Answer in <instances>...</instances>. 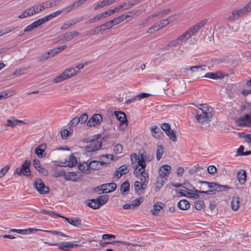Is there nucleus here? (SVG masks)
Wrapping results in <instances>:
<instances>
[{
  "instance_id": "obj_1",
  "label": "nucleus",
  "mask_w": 251,
  "mask_h": 251,
  "mask_svg": "<svg viewBox=\"0 0 251 251\" xmlns=\"http://www.w3.org/2000/svg\"><path fill=\"white\" fill-rule=\"evenodd\" d=\"M207 21V19H203L197 22L195 25L180 35L177 39L172 41L165 46L164 48L168 50L171 47L181 45L183 42L189 39L193 35L196 34L206 24Z\"/></svg>"
},
{
  "instance_id": "obj_2",
  "label": "nucleus",
  "mask_w": 251,
  "mask_h": 251,
  "mask_svg": "<svg viewBox=\"0 0 251 251\" xmlns=\"http://www.w3.org/2000/svg\"><path fill=\"white\" fill-rule=\"evenodd\" d=\"M199 109L195 118L201 127L209 126L212 119V108L207 104H200Z\"/></svg>"
},
{
  "instance_id": "obj_3",
  "label": "nucleus",
  "mask_w": 251,
  "mask_h": 251,
  "mask_svg": "<svg viewBox=\"0 0 251 251\" xmlns=\"http://www.w3.org/2000/svg\"><path fill=\"white\" fill-rule=\"evenodd\" d=\"M138 153V156L136 153L130 155L131 163L134 168L133 174L136 176H139L141 172L145 170L146 166V161L147 160V156L144 150H140Z\"/></svg>"
},
{
  "instance_id": "obj_4",
  "label": "nucleus",
  "mask_w": 251,
  "mask_h": 251,
  "mask_svg": "<svg viewBox=\"0 0 251 251\" xmlns=\"http://www.w3.org/2000/svg\"><path fill=\"white\" fill-rule=\"evenodd\" d=\"M140 176L141 181H136L134 182V189L135 192L138 194L141 195L144 193L145 190L147 188V183L148 182L149 175L147 172L143 170L141 172Z\"/></svg>"
},
{
  "instance_id": "obj_5",
  "label": "nucleus",
  "mask_w": 251,
  "mask_h": 251,
  "mask_svg": "<svg viewBox=\"0 0 251 251\" xmlns=\"http://www.w3.org/2000/svg\"><path fill=\"white\" fill-rule=\"evenodd\" d=\"M78 73V71H76L74 68L71 67L65 70L62 73L55 77L53 82L55 83H58L70 78Z\"/></svg>"
},
{
  "instance_id": "obj_6",
  "label": "nucleus",
  "mask_w": 251,
  "mask_h": 251,
  "mask_svg": "<svg viewBox=\"0 0 251 251\" xmlns=\"http://www.w3.org/2000/svg\"><path fill=\"white\" fill-rule=\"evenodd\" d=\"M66 48V45H62L45 52L39 56V60L42 62L46 61L60 53Z\"/></svg>"
},
{
  "instance_id": "obj_7",
  "label": "nucleus",
  "mask_w": 251,
  "mask_h": 251,
  "mask_svg": "<svg viewBox=\"0 0 251 251\" xmlns=\"http://www.w3.org/2000/svg\"><path fill=\"white\" fill-rule=\"evenodd\" d=\"M251 11V0L244 7L240 9L233 10L229 16L231 19H238Z\"/></svg>"
},
{
  "instance_id": "obj_8",
  "label": "nucleus",
  "mask_w": 251,
  "mask_h": 251,
  "mask_svg": "<svg viewBox=\"0 0 251 251\" xmlns=\"http://www.w3.org/2000/svg\"><path fill=\"white\" fill-rule=\"evenodd\" d=\"M116 188V184L115 183H109L98 186L95 189V191L99 193H100V191L102 193H108L115 191Z\"/></svg>"
},
{
  "instance_id": "obj_9",
  "label": "nucleus",
  "mask_w": 251,
  "mask_h": 251,
  "mask_svg": "<svg viewBox=\"0 0 251 251\" xmlns=\"http://www.w3.org/2000/svg\"><path fill=\"white\" fill-rule=\"evenodd\" d=\"M30 162L28 160H25L21 168H17L15 173L19 176L22 175L29 176L30 174Z\"/></svg>"
},
{
  "instance_id": "obj_10",
  "label": "nucleus",
  "mask_w": 251,
  "mask_h": 251,
  "mask_svg": "<svg viewBox=\"0 0 251 251\" xmlns=\"http://www.w3.org/2000/svg\"><path fill=\"white\" fill-rule=\"evenodd\" d=\"M115 115L120 122V129L122 130H125L127 126V120L126 115L121 111H116Z\"/></svg>"
},
{
  "instance_id": "obj_11",
  "label": "nucleus",
  "mask_w": 251,
  "mask_h": 251,
  "mask_svg": "<svg viewBox=\"0 0 251 251\" xmlns=\"http://www.w3.org/2000/svg\"><path fill=\"white\" fill-rule=\"evenodd\" d=\"M34 186L41 194H45L49 192V188L45 186L44 182L40 178L35 180Z\"/></svg>"
},
{
  "instance_id": "obj_12",
  "label": "nucleus",
  "mask_w": 251,
  "mask_h": 251,
  "mask_svg": "<svg viewBox=\"0 0 251 251\" xmlns=\"http://www.w3.org/2000/svg\"><path fill=\"white\" fill-rule=\"evenodd\" d=\"M102 120V116L99 114H94L88 121L87 126L88 127L96 126L100 125Z\"/></svg>"
},
{
  "instance_id": "obj_13",
  "label": "nucleus",
  "mask_w": 251,
  "mask_h": 251,
  "mask_svg": "<svg viewBox=\"0 0 251 251\" xmlns=\"http://www.w3.org/2000/svg\"><path fill=\"white\" fill-rule=\"evenodd\" d=\"M237 123L239 126L251 127V113L241 117Z\"/></svg>"
},
{
  "instance_id": "obj_14",
  "label": "nucleus",
  "mask_w": 251,
  "mask_h": 251,
  "mask_svg": "<svg viewBox=\"0 0 251 251\" xmlns=\"http://www.w3.org/2000/svg\"><path fill=\"white\" fill-rule=\"evenodd\" d=\"M44 243L51 246H58V248L60 250L64 251H70V249H71L70 242H62L61 244H59L57 242L50 243L45 241Z\"/></svg>"
},
{
  "instance_id": "obj_15",
  "label": "nucleus",
  "mask_w": 251,
  "mask_h": 251,
  "mask_svg": "<svg viewBox=\"0 0 251 251\" xmlns=\"http://www.w3.org/2000/svg\"><path fill=\"white\" fill-rule=\"evenodd\" d=\"M101 147V142L99 141H93L86 146L88 152H92L100 150Z\"/></svg>"
},
{
  "instance_id": "obj_16",
  "label": "nucleus",
  "mask_w": 251,
  "mask_h": 251,
  "mask_svg": "<svg viewBox=\"0 0 251 251\" xmlns=\"http://www.w3.org/2000/svg\"><path fill=\"white\" fill-rule=\"evenodd\" d=\"M80 178V173L78 172H68L64 175V179L66 180L76 181Z\"/></svg>"
},
{
  "instance_id": "obj_17",
  "label": "nucleus",
  "mask_w": 251,
  "mask_h": 251,
  "mask_svg": "<svg viewBox=\"0 0 251 251\" xmlns=\"http://www.w3.org/2000/svg\"><path fill=\"white\" fill-rule=\"evenodd\" d=\"M171 167L170 166L165 164L161 166L159 169V175L163 176L167 178L169 174L171 172Z\"/></svg>"
},
{
  "instance_id": "obj_18",
  "label": "nucleus",
  "mask_w": 251,
  "mask_h": 251,
  "mask_svg": "<svg viewBox=\"0 0 251 251\" xmlns=\"http://www.w3.org/2000/svg\"><path fill=\"white\" fill-rule=\"evenodd\" d=\"M167 179V178L163 176L158 175L156 178V181L155 183V187L154 189L156 192L158 191L162 187Z\"/></svg>"
},
{
  "instance_id": "obj_19",
  "label": "nucleus",
  "mask_w": 251,
  "mask_h": 251,
  "mask_svg": "<svg viewBox=\"0 0 251 251\" xmlns=\"http://www.w3.org/2000/svg\"><path fill=\"white\" fill-rule=\"evenodd\" d=\"M225 73L222 72H216L215 73L210 72L206 73L204 76L208 78L217 79L218 78H223Z\"/></svg>"
},
{
  "instance_id": "obj_20",
  "label": "nucleus",
  "mask_w": 251,
  "mask_h": 251,
  "mask_svg": "<svg viewBox=\"0 0 251 251\" xmlns=\"http://www.w3.org/2000/svg\"><path fill=\"white\" fill-rule=\"evenodd\" d=\"M35 14V8L34 7H31L27 9L24 11L20 15L18 16V18L21 19L25 18Z\"/></svg>"
},
{
  "instance_id": "obj_21",
  "label": "nucleus",
  "mask_w": 251,
  "mask_h": 251,
  "mask_svg": "<svg viewBox=\"0 0 251 251\" xmlns=\"http://www.w3.org/2000/svg\"><path fill=\"white\" fill-rule=\"evenodd\" d=\"M79 35V32L76 31H73L70 32H67L62 35V40L65 41H69L73 38Z\"/></svg>"
},
{
  "instance_id": "obj_22",
  "label": "nucleus",
  "mask_w": 251,
  "mask_h": 251,
  "mask_svg": "<svg viewBox=\"0 0 251 251\" xmlns=\"http://www.w3.org/2000/svg\"><path fill=\"white\" fill-rule=\"evenodd\" d=\"M152 136L156 139H160L163 137V133L156 126H154L151 128Z\"/></svg>"
},
{
  "instance_id": "obj_23",
  "label": "nucleus",
  "mask_w": 251,
  "mask_h": 251,
  "mask_svg": "<svg viewBox=\"0 0 251 251\" xmlns=\"http://www.w3.org/2000/svg\"><path fill=\"white\" fill-rule=\"evenodd\" d=\"M61 13V11L59 10L58 11H56L53 13H52L48 15L47 16H45L44 17H43L41 19H39V20L40 22L41 23L42 25L46 23L50 20L52 18L56 17L57 15H59Z\"/></svg>"
},
{
  "instance_id": "obj_24",
  "label": "nucleus",
  "mask_w": 251,
  "mask_h": 251,
  "mask_svg": "<svg viewBox=\"0 0 251 251\" xmlns=\"http://www.w3.org/2000/svg\"><path fill=\"white\" fill-rule=\"evenodd\" d=\"M61 13V11L59 10L58 11H56L53 13H52L48 15L47 16H45L44 17H43L41 19H39V20L40 22L41 23L42 25L46 23L50 20L52 18L56 17L57 15H59Z\"/></svg>"
},
{
  "instance_id": "obj_25",
  "label": "nucleus",
  "mask_w": 251,
  "mask_h": 251,
  "mask_svg": "<svg viewBox=\"0 0 251 251\" xmlns=\"http://www.w3.org/2000/svg\"><path fill=\"white\" fill-rule=\"evenodd\" d=\"M78 168L79 171L83 173L88 174L90 173L89 164L87 162L83 161L82 162L79 163Z\"/></svg>"
},
{
  "instance_id": "obj_26",
  "label": "nucleus",
  "mask_w": 251,
  "mask_h": 251,
  "mask_svg": "<svg viewBox=\"0 0 251 251\" xmlns=\"http://www.w3.org/2000/svg\"><path fill=\"white\" fill-rule=\"evenodd\" d=\"M46 148L47 145L46 144H42L35 148V153L39 157H43L45 156L44 153Z\"/></svg>"
},
{
  "instance_id": "obj_27",
  "label": "nucleus",
  "mask_w": 251,
  "mask_h": 251,
  "mask_svg": "<svg viewBox=\"0 0 251 251\" xmlns=\"http://www.w3.org/2000/svg\"><path fill=\"white\" fill-rule=\"evenodd\" d=\"M164 204L162 202H157L154 204L153 209L151 212L153 216H158L159 214L157 211H160L164 206Z\"/></svg>"
},
{
  "instance_id": "obj_28",
  "label": "nucleus",
  "mask_w": 251,
  "mask_h": 251,
  "mask_svg": "<svg viewBox=\"0 0 251 251\" xmlns=\"http://www.w3.org/2000/svg\"><path fill=\"white\" fill-rule=\"evenodd\" d=\"M114 157V156L112 154L101 155L99 157V161L102 166L104 164L109 163L110 160H113Z\"/></svg>"
},
{
  "instance_id": "obj_29",
  "label": "nucleus",
  "mask_w": 251,
  "mask_h": 251,
  "mask_svg": "<svg viewBox=\"0 0 251 251\" xmlns=\"http://www.w3.org/2000/svg\"><path fill=\"white\" fill-rule=\"evenodd\" d=\"M206 66H195L190 68V70L192 72H198L200 75H203V73L206 71Z\"/></svg>"
},
{
  "instance_id": "obj_30",
  "label": "nucleus",
  "mask_w": 251,
  "mask_h": 251,
  "mask_svg": "<svg viewBox=\"0 0 251 251\" xmlns=\"http://www.w3.org/2000/svg\"><path fill=\"white\" fill-rule=\"evenodd\" d=\"M240 207V198L238 196H234L231 201V207L234 211H237Z\"/></svg>"
},
{
  "instance_id": "obj_31",
  "label": "nucleus",
  "mask_w": 251,
  "mask_h": 251,
  "mask_svg": "<svg viewBox=\"0 0 251 251\" xmlns=\"http://www.w3.org/2000/svg\"><path fill=\"white\" fill-rule=\"evenodd\" d=\"M76 157L74 155L71 154L68 157V158L66 159L65 163V164L63 165V166L72 167L74 166L76 164Z\"/></svg>"
},
{
  "instance_id": "obj_32",
  "label": "nucleus",
  "mask_w": 251,
  "mask_h": 251,
  "mask_svg": "<svg viewBox=\"0 0 251 251\" xmlns=\"http://www.w3.org/2000/svg\"><path fill=\"white\" fill-rule=\"evenodd\" d=\"M62 218H64L68 223L76 227H79L81 225V222L79 218H69L61 216Z\"/></svg>"
},
{
  "instance_id": "obj_33",
  "label": "nucleus",
  "mask_w": 251,
  "mask_h": 251,
  "mask_svg": "<svg viewBox=\"0 0 251 251\" xmlns=\"http://www.w3.org/2000/svg\"><path fill=\"white\" fill-rule=\"evenodd\" d=\"M42 25L39 19L34 22L30 25L27 26L24 29V32H28Z\"/></svg>"
},
{
  "instance_id": "obj_34",
  "label": "nucleus",
  "mask_w": 251,
  "mask_h": 251,
  "mask_svg": "<svg viewBox=\"0 0 251 251\" xmlns=\"http://www.w3.org/2000/svg\"><path fill=\"white\" fill-rule=\"evenodd\" d=\"M246 172L245 170L239 171L237 175V179L241 184H243L246 180Z\"/></svg>"
},
{
  "instance_id": "obj_35",
  "label": "nucleus",
  "mask_w": 251,
  "mask_h": 251,
  "mask_svg": "<svg viewBox=\"0 0 251 251\" xmlns=\"http://www.w3.org/2000/svg\"><path fill=\"white\" fill-rule=\"evenodd\" d=\"M13 120L10 119L7 120L6 124L5 125V126L11 127H14L19 124L24 123V122L23 121L15 119L14 118H13Z\"/></svg>"
},
{
  "instance_id": "obj_36",
  "label": "nucleus",
  "mask_w": 251,
  "mask_h": 251,
  "mask_svg": "<svg viewBox=\"0 0 251 251\" xmlns=\"http://www.w3.org/2000/svg\"><path fill=\"white\" fill-rule=\"evenodd\" d=\"M178 207L181 210H187L190 207L189 202L186 200H181L177 203Z\"/></svg>"
},
{
  "instance_id": "obj_37",
  "label": "nucleus",
  "mask_w": 251,
  "mask_h": 251,
  "mask_svg": "<svg viewBox=\"0 0 251 251\" xmlns=\"http://www.w3.org/2000/svg\"><path fill=\"white\" fill-rule=\"evenodd\" d=\"M90 170H99L102 167L100 161L93 160L89 163Z\"/></svg>"
},
{
  "instance_id": "obj_38",
  "label": "nucleus",
  "mask_w": 251,
  "mask_h": 251,
  "mask_svg": "<svg viewBox=\"0 0 251 251\" xmlns=\"http://www.w3.org/2000/svg\"><path fill=\"white\" fill-rule=\"evenodd\" d=\"M102 18H104L103 14L102 13L98 14L93 18L89 19L86 22V24H91L97 22L98 21L101 20Z\"/></svg>"
},
{
  "instance_id": "obj_39",
  "label": "nucleus",
  "mask_w": 251,
  "mask_h": 251,
  "mask_svg": "<svg viewBox=\"0 0 251 251\" xmlns=\"http://www.w3.org/2000/svg\"><path fill=\"white\" fill-rule=\"evenodd\" d=\"M229 189H230V188L226 185H221L216 183L214 184V191H226Z\"/></svg>"
},
{
  "instance_id": "obj_40",
  "label": "nucleus",
  "mask_w": 251,
  "mask_h": 251,
  "mask_svg": "<svg viewBox=\"0 0 251 251\" xmlns=\"http://www.w3.org/2000/svg\"><path fill=\"white\" fill-rule=\"evenodd\" d=\"M161 29V27L159 25L158 23H156L148 29L147 33L149 34H152L157 31H159Z\"/></svg>"
},
{
  "instance_id": "obj_41",
  "label": "nucleus",
  "mask_w": 251,
  "mask_h": 251,
  "mask_svg": "<svg viewBox=\"0 0 251 251\" xmlns=\"http://www.w3.org/2000/svg\"><path fill=\"white\" fill-rule=\"evenodd\" d=\"M76 9V7L74 3V2L72 3L69 5H68L66 6L65 7L63 8L61 10V12L64 13V14H66L70 12L71 11Z\"/></svg>"
},
{
  "instance_id": "obj_42",
  "label": "nucleus",
  "mask_w": 251,
  "mask_h": 251,
  "mask_svg": "<svg viewBox=\"0 0 251 251\" xmlns=\"http://www.w3.org/2000/svg\"><path fill=\"white\" fill-rule=\"evenodd\" d=\"M99 203L100 206L104 204L109 200V196L107 195H101L98 197L97 198Z\"/></svg>"
},
{
  "instance_id": "obj_43",
  "label": "nucleus",
  "mask_w": 251,
  "mask_h": 251,
  "mask_svg": "<svg viewBox=\"0 0 251 251\" xmlns=\"http://www.w3.org/2000/svg\"><path fill=\"white\" fill-rule=\"evenodd\" d=\"M164 152V149L162 146H157L156 151V157L158 161L161 158Z\"/></svg>"
},
{
  "instance_id": "obj_44",
  "label": "nucleus",
  "mask_w": 251,
  "mask_h": 251,
  "mask_svg": "<svg viewBox=\"0 0 251 251\" xmlns=\"http://www.w3.org/2000/svg\"><path fill=\"white\" fill-rule=\"evenodd\" d=\"M33 165L34 168L40 172L44 173L45 171V169L43 168L40 164V162L37 159H34Z\"/></svg>"
},
{
  "instance_id": "obj_45",
  "label": "nucleus",
  "mask_w": 251,
  "mask_h": 251,
  "mask_svg": "<svg viewBox=\"0 0 251 251\" xmlns=\"http://www.w3.org/2000/svg\"><path fill=\"white\" fill-rule=\"evenodd\" d=\"M129 183L127 181L121 184L120 188L121 193L123 194L124 193L128 191L129 189Z\"/></svg>"
},
{
  "instance_id": "obj_46",
  "label": "nucleus",
  "mask_w": 251,
  "mask_h": 251,
  "mask_svg": "<svg viewBox=\"0 0 251 251\" xmlns=\"http://www.w3.org/2000/svg\"><path fill=\"white\" fill-rule=\"evenodd\" d=\"M88 206L94 209H97L100 207V204L98 202L97 199H93L88 203Z\"/></svg>"
},
{
  "instance_id": "obj_47",
  "label": "nucleus",
  "mask_w": 251,
  "mask_h": 251,
  "mask_svg": "<svg viewBox=\"0 0 251 251\" xmlns=\"http://www.w3.org/2000/svg\"><path fill=\"white\" fill-rule=\"evenodd\" d=\"M118 171L120 172L119 177L122 175L127 174L129 172V170L126 165H122L118 168Z\"/></svg>"
},
{
  "instance_id": "obj_48",
  "label": "nucleus",
  "mask_w": 251,
  "mask_h": 251,
  "mask_svg": "<svg viewBox=\"0 0 251 251\" xmlns=\"http://www.w3.org/2000/svg\"><path fill=\"white\" fill-rule=\"evenodd\" d=\"M102 32L105 31L106 30L112 27L109 21H108L100 25H99Z\"/></svg>"
},
{
  "instance_id": "obj_49",
  "label": "nucleus",
  "mask_w": 251,
  "mask_h": 251,
  "mask_svg": "<svg viewBox=\"0 0 251 251\" xmlns=\"http://www.w3.org/2000/svg\"><path fill=\"white\" fill-rule=\"evenodd\" d=\"M142 201L143 200L142 198H139L134 200L131 203L133 208L139 206Z\"/></svg>"
},
{
  "instance_id": "obj_50",
  "label": "nucleus",
  "mask_w": 251,
  "mask_h": 251,
  "mask_svg": "<svg viewBox=\"0 0 251 251\" xmlns=\"http://www.w3.org/2000/svg\"><path fill=\"white\" fill-rule=\"evenodd\" d=\"M42 231H44L47 233H51L54 235H57L60 236L65 237L66 236L63 233L61 232L60 231H57L55 230H42Z\"/></svg>"
},
{
  "instance_id": "obj_51",
  "label": "nucleus",
  "mask_w": 251,
  "mask_h": 251,
  "mask_svg": "<svg viewBox=\"0 0 251 251\" xmlns=\"http://www.w3.org/2000/svg\"><path fill=\"white\" fill-rule=\"evenodd\" d=\"M10 168L9 165H6L0 170V178H2Z\"/></svg>"
},
{
  "instance_id": "obj_52",
  "label": "nucleus",
  "mask_w": 251,
  "mask_h": 251,
  "mask_svg": "<svg viewBox=\"0 0 251 251\" xmlns=\"http://www.w3.org/2000/svg\"><path fill=\"white\" fill-rule=\"evenodd\" d=\"M204 205V204L203 201L199 200L195 202V207L198 210L201 209Z\"/></svg>"
},
{
  "instance_id": "obj_53",
  "label": "nucleus",
  "mask_w": 251,
  "mask_h": 251,
  "mask_svg": "<svg viewBox=\"0 0 251 251\" xmlns=\"http://www.w3.org/2000/svg\"><path fill=\"white\" fill-rule=\"evenodd\" d=\"M113 151L115 153L120 154L122 152L123 147L121 144H117L115 146Z\"/></svg>"
},
{
  "instance_id": "obj_54",
  "label": "nucleus",
  "mask_w": 251,
  "mask_h": 251,
  "mask_svg": "<svg viewBox=\"0 0 251 251\" xmlns=\"http://www.w3.org/2000/svg\"><path fill=\"white\" fill-rule=\"evenodd\" d=\"M88 118V114L87 113H84L81 115L80 117L78 118V119L79 123L82 124L85 123L87 120Z\"/></svg>"
},
{
  "instance_id": "obj_55",
  "label": "nucleus",
  "mask_w": 251,
  "mask_h": 251,
  "mask_svg": "<svg viewBox=\"0 0 251 251\" xmlns=\"http://www.w3.org/2000/svg\"><path fill=\"white\" fill-rule=\"evenodd\" d=\"M161 27V28H163V27H165L167 25H169V22H168V20L166 19H164L163 20H161L159 22H157Z\"/></svg>"
},
{
  "instance_id": "obj_56",
  "label": "nucleus",
  "mask_w": 251,
  "mask_h": 251,
  "mask_svg": "<svg viewBox=\"0 0 251 251\" xmlns=\"http://www.w3.org/2000/svg\"><path fill=\"white\" fill-rule=\"evenodd\" d=\"M193 189L195 190L194 192L195 193H200V194H208V195H212V194H214L215 193H213V190H207V191H200V190H196L195 189V188L193 187Z\"/></svg>"
},
{
  "instance_id": "obj_57",
  "label": "nucleus",
  "mask_w": 251,
  "mask_h": 251,
  "mask_svg": "<svg viewBox=\"0 0 251 251\" xmlns=\"http://www.w3.org/2000/svg\"><path fill=\"white\" fill-rule=\"evenodd\" d=\"M217 171L216 167L214 165L209 166L207 168V172L209 174L213 175Z\"/></svg>"
},
{
  "instance_id": "obj_58",
  "label": "nucleus",
  "mask_w": 251,
  "mask_h": 251,
  "mask_svg": "<svg viewBox=\"0 0 251 251\" xmlns=\"http://www.w3.org/2000/svg\"><path fill=\"white\" fill-rule=\"evenodd\" d=\"M25 74V70L24 69H20L16 70L13 73V75L18 76L23 75Z\"/></svg>"
},
{
  "instance_id": "obj_59",
  "label": "nucleus",
  "mask_w": 251,
  "mask_h": 251,
  "mask_svg": "<svg viewBox=\"0 0 251 251\" xmlns=\"http://www.w3.org/2000/svg\"><path fill=\"white\" fill-rule=\"evenodd\" d=\"M178 17V16L177 14L172 15L169 17H168L166 19L168 20V22H169V24L175 20H176Z\"/></svg>"
},
{
  "instance_id": "obj_60",
  "label": "nucleus",
  "mask_w": 251,
  "mask_h": 251,
  "mask_svg": "<svg viewBox=\"0 0 251 251\" xmlns=\"http://www.w3.org/2000/svg\"><path fill=\"white\" fill-rule=\"evenodd\" d=\"M151 96L150 94L146 93H140L138 95H137V98L138 99V100H140L142 99L146 98Z\"/></svg>"
},
{
  "instance_id": "obj_61",
  "label": "nucleus",
  "mask_w": 251,
  "mask_h": 251,
  "mask_svg": "<svg viewBox=\"0 0 251 251\" xmlns=\"http://www.w3.org/2000/svg\"><path fill=\"white\" fill-rule=\"evenodd\" d=\"M44 4L45 3L42 2L39 5H37L36 7H34L35 8V13H38L44 10L45 8Z\"/></svg>"
},
{
  "instance_id": "obj_62",
  "label": "nucleus",
  "mask_w": 251,
  "mask_h": 251,
  "mask_svg": "<svg viewBox=\"0 0 251 251\" xmlns=\"http://www.w3.org/2000/svg\"><path fill=\"white\" fill-rule=\"evenodd\" d=\"M92 35L98 34L102 33L100 26H98L91 30Z\"/></svg>"
},
{
  "instance_id": "obj_63",
  "label": "nucleus",
  "mask_w": 251,
  "mask_h": 251,
  "mask_svg": "<svg viewBox=\"0 0 251 251\" xmlns=\"http://www.w3.org/2000/svg\"><path fill=\"white\" fill-rule=\"evenodd\" d=\"M109 21L111 25H112V27L115 25H117L121 23L118 17L114 18V19H113Z\"/></svg>"
},
{
  "instance_id": "obj_64",
  "label": "nucleus",
  "mask_w": 251,
  "mask_h": 251,
  "mask_svg": "<svg viewBox=\"0 0 251 251\" xmlns=\"http://www.w3.org/2000/svg\"><path fill=\"white\" fill-rule=\"evenodd\" d=\"M138 12V10L133 9V10H132L131 11H129L127 12L125 14H126V15H127L128 16L127 17V18H128L129 17H133L134 15H135Z\"/></svg>"
}]
</instances>
